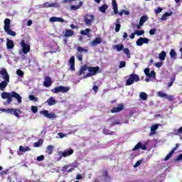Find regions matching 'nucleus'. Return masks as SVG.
Returning a JSON list of instances; mask_svg holds the SVG:
<instances>
[{
	"mask_svg": "<svg viewBox=\"0 0 182 182\" xmlns=\"http://www.w3.org/2000/svg\"><path fill=\"white\" fill-rule=\"evenodd\" d=\"M86 70H88L89 73L85 75L86 73ZM100 72L101 70L99 66L92 67L85 65L80 68L79 73H77V76H82V75H85L83 76V79H87V77H92V76H95V75L100 73Z\"/></svg>",
	"mask_w": 182,
	"mask_h": 182,
	"instance_id": "nucleus-1",
	"label": "nucleus"
},
{
	"mask_svg": "<svg viewBox=\"0 0 182 182\" xmlns=\"http://www.w3.org/2000/svg\"><path fill=\"white\" fill-rule=\"evenodd\" d=\"M13 97L17 100L18 103H22V97L15 91H12L11 92H3L1 93V99H7L6 105H11L12 103L14 100L12 99Z\"/></svg>",
	"mask_w": 182,
	"mask_h": 182,
	"instance_id": "nucleus-2",
	"label": "nucleus"
},
{
	"mask_svg": "<svg viewBox=\"0 0 182 182\" xmlns=\"http://www.w3.org/2000/svg\"><path fill=\"white\" fill-rule=\"evenodd\" d=\"M4 32H6L7 35H10V36H16V33L11 30V19L6 18L4 20Z\"/></svg>",
	"mask_w": 182,
	"mask_h": 182,
	"instance_id": "nucleus-3",
	"label": "nucleus"
},
{
	"mask_svg": "<svg viewBox=\"0 0 182 182\" xmlns=\"http://www.w3.org/2000/svg\"><path fill=\"white\" fill-rule=\"evenodd\" d=\"M20 45L22 48L21 50H19L18 51L20 55H22V53H23V55H28V53L31 52V45L26 43L25 40H21Z\"/></svg>",
	"mask_w": 182,
	"mask_h": 182,
	"instance_id": "nucleus-4",
	"label": "nucleus"
},
{
	"mask_svg": "<svg viewBox=\"0 0 182 182\" xmlns=\"http://www.w3.org/2000/svg\"><path fill=\"white\" fill-rule=\"evenodd\" d=\"M114 49H117V52H122V50H123L124 53L127 55V58L130 59L132 56L130 54V50L128 48H124V46L123 44H117L114 46Z\"/></svg>",
	"mask_w": 182,
	"mask_h": 182,
	"instance_id": "nucleus-5",
	"label": "nucleus"
},
{
	"mask_svg": "<svg viewBox=\"0 0 182 182\" xmlns=\"http://www.w3.org/2000/svg\"><path fill=\"white\" fill-rule=\"evenodd\" d=\"M140 77L137 74H131L129 77L126 80V86H132L134 82H139Z\"/></svg>",
	"mask_w": 182,
	"mask_h": 182,
	"instance_id": "nucleus-6",
	"label": "nucleus"
},
{
	"mask_svg": "<svg viewBox=\"0 0 182 182\" xmlns=\"http://www.w3.org/2000/svg\"><path fill=\"white\" fill-rule=\"evenodd\" d=\"M74 152L75 151H73V149L72 148H68L63 151H58L60 157L58 159V161H59V160H61L63 157H69V156H72V154H73Z\"/></svg>",
	"mask_w": 182,
	"mask_h": 182,
	"instance_id": "nucleus-7",
	"label": "nucleus"
},
{
	"mask_svg": "<svg viewBox=\"0 0 182 182\" xmlns=\"http://www.w3.org/2000/svg\"><path fill=\"white\" fill-rule=\"evenodd\" d=\"M69 90H70V87H63L62 85H60V86L56 87L53 88V90H51V92L55 94L68 93V92H69Z\"/></svg>",
	"mask_w": 182,
	"mask_h": 182,
	"instance_id": "nucleus-8",
	"label": "nucleus"
},
{
	"mask_svg": "<svg viewBox=\"0 0 182 182\" xmlns=\"http://www.w3.org/2000/svg\"><path fill=\"white\" fill-rule=\"evenodd\" d=\"M77 52L80 53H77V59L80 62H82V60H83V55L82 53H87V52H89V50H87L86 48H83L80 46H77Z\"/></svg>",
	"mask_w": 182,
	"mask_h": 182,
	"instance_id": "nucleus-9",
	"label": "nucleus"
},
{
	"mask_svg": "<svg viewBox=\"0 0 182 182\" xmlns=\"http://www.w3.org/2000/svg\"><path fill=\"white\" fill-rule=\"evenodd\" d=\"M40 114H43L44 117H47V119H56L58 117L55 112H49L48 110H43L40 112Z\"/></svg>",
	"mask_w": 182,
	"mask_h": 182,
	"instance_id": "nucleus-10",
	"label": "nucleus"
},
{
	"mask_svg": "<svg viewBox=\"0 0 182 182\" xmlns=\"http://www.w3.org/2000/svg\"><path fill=\"white\" fill-rule=\"evenodd\" d=\"M95 21V16L91 14H85L84 16V21L85 25H87V26H92V22Z\"/></svg>",
	"mask_w": 182,
	"mask_h": 182,
	"instance_id": "nucleus-11",
	"label": "nucleus"
},
{
	"mask_svg": "<svg viewBox=\"0 0 182 182\" xmlns=\"http://www.w3.org/2000/svg\"><path fill=\"white\" fill-rule=\"evenodd\" d=\"M139 149H141V150H147V144H145L143 145V143L138 142L133 148L132 151H136V150H139Z\"/></svg>",
	"mask_w": 182,
	"mask_h": 182,
	"instance_id": "nucleus-12",
	"label": "nucleus"
},
{
	"mask_svg": "<svg viewBox=\"0 0 182 182\" xmlns=\"http://www.w3.org/2000/svg\"><path fill=\"white\" fill-rule=\"evenodd\" d=\"M20 113H22L21 109L10 108L9 114H14V116H16V117H17L18 119H21V115L19 114Z\"/></svg>",
	"mask_w": 182,
	"mask_h": 182,
	"instance_id": "nucleus-13",
	"label": "nucleus"
},
{
	"mask_svg": "<svg viewBox=\"0 0 182 182\" xmlns=\"http://www.w3.org/2000/svg\"><path fill=\"white\" fill-rule=\"evenodd\" d=\"M180 145H178V144H176V146L171 149V151H170V153H168L164 159L165 161H167L168 160H170V159H171V156H173V154H174V152L176 151V150H177V149H178Z\"/></svg>",
	"mask_w": 182,
	"mask_h": 182,
	"instance_id": "nucleus-14",
	"label": "nucleus"
},
{
	"mask_svg": "<svg viewBox=\"0 0 182 182\" xmlns=\"http://www.w3.org/2000/svg\"><path fill=\"white\" fill-rule=\"evenodd\" d=\"M149 41L147 38L140 37L136 42V46H143V43H149Z\"/></svg>",
	"mask_w": 182,
	"mask_h": 182,
	"instance_id": "nucleus-15",
	"label": "nucleus"
},
{
	"mask_svg": "<svg viewBox=\"0 0 182 182\" xmlns=\"http://www.w3.org/2000/svg\"><path fill=\"white\" fill-rule=\"evenodd\" d=\"M0 75L3 77L4 80H6V82H9V74H8V71L5 68H1L0 70Z\"/></svg>",
	"mask_w": 182,
	"mask_h": 182,
	"instance_id": "nucleus-16",
	"label": "nucleus"
},
{
	"mask_svg": "<svg viewBox=\"0 0 182 182\" xmlns=\"http://www.w3.org/2000/svg\"><path fill=\"white\" fill-rule=\"evenodd\" d=\"M123 109H124V105L123 104H119L117 107H114L111 109V113H119V112H122Z\"/></svg>",
	"mask_w": 182,
	"mask_h": 182,
	"instance_id": "nucleus-17",
	"label": "nucleus"
},
{
	"mask_svg": "<svg viewBox=\"0 0 182 182\" xmlns=\"http://www.w3.org/2000/svg\"><path fill=\"white\" fill-rule=\"evenodd\" d=\"M43 86H45V87H50V86H52V78H50V77L48 75L45 77Z\"/></svg>",
	"mask_w": 182,
	"mask_h": 182,
	"instance_id": "nucleus-18",
	"label": "nucleus"
},
{
	"mask_svg": "<svg viewBox=\"0 0 182 182\" xmlns=\"http://www.w3.org/2000/svg\"><path fill=\"white\" fill-rule=\"evenodd\" d=\"M69 64L70 65V70H71V72H75L76 70L75 68V55L70 57Z\"/></svg>",
	"mask_w": 182,
	"mask_h": 182,
	"instance_id": "nucleus-19",
	"label": "nucleus"
},
{
	"mask_svg": "<svg viewBox=\"0 0 182 182\" xmlns=\"http://www.w3.org/2000/svg\"><path fill=\"white\" fill-rule=\"evenodd\" d=\"M6 48L7 49H14V48H15V43H14V41L9 40V38H6Z\"/></svg>",
	"mask_w": 182,
	"mask_h": 182,
	"instance_id": "nucleus-20",
	"label": "nucleus"
},
{
	"mask_svg": "<svg viewBox=\"0 0 182 182\" xmlns=\"http://www.w3.org/2000/svg\"><path fill=\"white\" fill-rule=\"evenodd\" d=\"M112 8L114 9V14L117 15L119 14V7L117 6V1L116 0H112Z\"/></svg>",
	"mask_w": 182,
	"mask_h": 182,
	"instance_id": "nucleus-21",
	"label": "nucleus"
},
{
	"mask_svg": "<svg viewBox=\"0 0 182 182\" xmlns=\"http://www.w3.org/2000/svg\"><path fill=\"white\" fill-rule=\"evenodd\" d=\"M46 103H48V106H53L54 105H56V100L53 98V97H50Z\"/></svg>",
	"mask_w": 182,
	"mask_h": 182,
	"instance_id": "nucleus-22",
	"label": "nucleus"
},
{
	"mask_svg": "<svg viewBox=\"0 0 182 182\" xmlns=\"http://www.w3.org/2000/svg\"><path fill=\"white\" fill-rule=\"evenodd\" d=\"M8 83H9V81H6V80L0 82V90L4 92L6 88V86H8Z\"/></svg>",
	"mask_w": 182,
	"mask_h": 182,
	"instance_id": "nucleus-23",
	"label": "nucleus"
},
{
	"mask_svg": "<svg viewBox=\"0 0 182 182\" xmlns=\"http://www.w3.org/2000/svg\"><path fill=\"white\" fill-rule=\"evenodd\" d=\"M50 22H65V19L60 17L53 16L50 18Z\"/></svg>",
	"mask_w": 182,
	"mask_h": 182,
	"instance_id": "nucleus-24",
	"label": "nucleus"
},
{
	"mask_svg": "<svg viewBox=\"0 0 182 182\" xmlns=\"http://www.w3.org/2000/svg\"><path fill=\"white\" fill-rule=\"evenodd\" d=\"M102 43V38L97 37L91 42L92 46H96L97 45H99Z\"/></svg>",
	"mask_w": 182,
	"mask_h": 182,
	"instance_id": "nucleus-25",
	"label": "nucleus"
},
{
	"mask_svg": "<svg viewBox=\"0 0 182 182\" xmlns=\"http://www.w3.org/2000/svg\"><path fill=\"white\" fill-rule=\"evenodd\" d=\"M82 6H83V1H80L79 4L77 6L73 5L70 6V9H72V11H77V9H80V8H82Z\"/></svg>",
	"mask_w": 182,
	"mask_h": 182,
	"instance_id": "nucleus-26",
	"label": "nucleus"
},
{
	"mask_svg": "<svg viewBox=\"0 0 182 182\" xmlns=\"http://www.w3.org/2000/svg\"><path fill=\"white\" fill-rule=\"evenodd\" d=\"M74 35H75V31L70 29H67L65 30V33L64 36H65V38H70V36H73Z\"/></svg>",
	"mask_w": 182,
	"mask_h": 182,
	"instance_id": "nucleus-27",
	"label": "nucleus"
},
{
	"mask_svg": "<svg viewBox=\"0 0 182 182\" xmlns=\"http://www.w3.org/2000/svg\"><path fill=\"white\" fill-rule=\"evenodd\" d=\"M122 25L120 24V18H117L115 23V32H119Z\"/></svg>",
	"mask_w": 182,
	"mask_h": 182,
	"instance_id": "nucleus-28",
	"label": "nucleus"
},
{
	"mask_svg": "<svg viewBox=\"0 0 182 182\" xmlns=\"http://www.w3.org/2000/svg\"><path fill=\"white\" fill-rule=\"evenodd\" d=\"M167 56V53L166 51L163 50L161 52V53L159 54V58L160 60H166V58Z\"/></svg>",
	"mask_w": 182,
	"mask_h": 182,
	"instance_id": "nucleus-29",
	"label": "nucleus"
},
{
	"mask_svg": "<svg viewBox=\"0 0 182 182\" xmlns=\"http://www.w3.org/2000/svg\"><path fill=\"white\" fill-rule=\"evenodd\" d=\"M109 8V6L107 4H104L102 6L99 7V11L102 12V14H106V11H107V9Z\"/></svg>",
	"mask_w": 182,
	"mask_h": 182,
	"instance_id": "nucleus-30",
	"label": "nucleus"
},
{
	"mask_svg": "<svg viewBox=\"0 0 182 182\" xmlns=\"http://www.w3.org/2000/svg\"><path fill=\"white\" fill-rule=\"evenodd\" d=\"M149 19V16H142L140 18L139 23L140 25H144V23Z\"/></svg>",
	"mask_w": 182,
	"mask_h": 182,
	"instance_id": "nucleus-31",
	"label": "nucleus"
},
{
	"mask_svg": "<svg viewBox=\"0 0 182 182\" xmlns=\"http://www.w3.org/2000/svg\"><path fill=\"white\" fill-rule=\"evenodd\" d=\"M46 153H48L49 155L53 154V146L49 145L47 146Z\"/></svg>",
	"mask_w": 182,
	"mask_h": 182,
	"instance_id": "nucleus-32",
	"label": "nucleus"
},
{
	"mask_svg": "<svg viewBox=\"0 0 182 182\" xmlns=\"http://www.w3.org/2000/svg\"><path fill=\"white\" fill-rule=\"evenodd\" d=\"M169 55L172 59H177V53L176 50H174V49L171 50Z\"/></svg>",
	"mask_w": 182,
	"mask_h": 182,
	"instance_id": "nucleus-33",
	"label": "nucleus"
},
{
	"mask_svg": "<svg viewBox=\"0 0 182 182\" xmlns=\"http://www.w3.org/2000/svg\"><path fill=\"white\" fill-rule=\"evenodd\" d=\"M173 14V12L171 13H167L166 12L164 14L162 15V16L161 17V21H166V19H167L168 16H171V15Z\"/></svg>",
	"mask_w": 182,
	"mask_h": 182,
	"instance_id": "nucleus-34",
	"label": "nucleus"
},
{
	"mask_svg": "<svg viewBox=\"0 0 182 182\" xmlns=\"http://www.w3.org/2000/svg\"><path fill=\"white\" fill-rule=\"evenodd\" d=\"M43 144V139H39L38 141L33 144V147H41Z\"/></svg>",
	"mask_w": 182,
	"mask_h": 182,
	"instance_id": "nucleus-35",
	"label": "nucleus"
},
{
	"mask_svg": "<svg viewBox=\"0 0 182 182\" xmlns=\"http://www.w3.org/2000/svg\"><path fill=\"white\" fill-rule=\"evenodd\" d=\"M31 150V148L28 146L23 147V146H19V151L22 153H25V151H29Z\"/></svg>",
	"mask_w": 182,
	"mask_h": 182,
	"instance_id": "nucleus-36",
	"label": "nucleus"
},
{
	"mask_svg": "<svg viewBox=\"0 0 182 182\" xmlns=\"http://www.w3.org/2000/svg\"><path fill=\"white\" fill-rule=\"evenodd\" d=\"M103 133H104V134H105L106 136H108V135L112 136V134H113V132H112V131H110V130H109V129H103Z\"/></svg>",
	"mask_w": 182,
	"mask_h": 182,
	"instance_id": "nucleus-37",
	"label": "nucleus"
},
{
	"mask_svg": "<svg viewBox=\"0 0 182 182\" xmlns=\"http://www.w3.org/2000/svg\"><path fill=\"white\" fill-rule=\"evenodd\" d=\"M44 6H46V8H53L55 6H56V3H53V4H49V2L45 3Z\"/></svg>",
	"mask_w": 182,
	"mask_h": 182,
	"instance_id": "nucleus-38",
	"label": "nucleus"
},
{
	"mask_svg": "<svg viewBox=\"0 0 182 182\" xmlns=\"http://www.w3.org/2000/svg\"><path fill=\"white\" fill-rule=\"evenodd\" d=\"M139 97L142 100H147L148 96L146 92H141Z\"/></svg>",
	"mask_w": 182,
	"mask_h": 182,
	"instance_id": "nucleus-39",
	"label": "nucleus"
},
{
	"mask_svg": "<svg viewBox=\"0 0 182 182\" xmlns=\"http://www.w3.org/2000/svg\"><path fill=\"white\" fill-rule=\"evenodd\" d=\"M91 31L92 30H90V28H86L85 30H82L80 31V34L86 36V35H87V33H89V32H91Z\"/></svg>",
	"mask_w": 182,
	"mask_h": 182,
	"instance_id": "nucleus-40",
	"label": "nucleus"
},
{
	"mask_svg": "<svg viewBox=\"0 0 182 182\" xmlns=\"http://www.w3.org/2000/svg\"><path fill=\"white\" fill-rule=\"evenodd\" d=\"M135 33L137 36H141V35H144V30H136L135 31Z\"/></svg>",
	"mask_w": 182,
	"mask_h": 182,
	"instance_id": "nucleus-41",
	"label": "nucleus"
},
{
	"mask_svg": "<svg viewBox=\"0 0 182 182\" xmlns=\"http://www.w3.org/2000/svg\"><path fill=\"white\" fill-rule=\"evenodd\" d=\"M157 95H158L159 97H165L166 98L167 96V94H166L161 91H159L157 92Z\"/></svg>",
	"mask_w": 182,
	"mask_h": 182,
	"instance_id": "nucleus-42",
	"label": "nucleus"
},
{
	"mask_svg": "<svg viewBox=\"0 0 182 182\" xmlns=\"http://www.w3.org/2000/svg\"><path fill=\"white\" fill-rule=\"evenodd\" d=\"M29 100H31V102H38V97H35V95H29Z\"/></svg>",
	"mask_w": 182,
	"mask_h": 182,
	"instance_id": "nucleus-43",
	"label": "nucleus"
},
{
	"mask_svg": "<svg viewBox=\"0 0 182 182\" xmlns=\"http://www.w3.org/2000/svg\"><path fill=\"white\" fill-rule=\"evenodd\" d=\"M165 99H167L168 102H173V100H174V97H173V95H166V97H165Z\"/></svg>",
	"mask_w": 182,
	"mask_h": 182,
	"instance_id": "nucleus-44",
	"label": "nucleus"
},
{
	"mask_svg": "<svg viewBox=\"0 0 182 182\" xmlns=\"http://www.w3.org/2000/svg\"><path fill=\"white\" fill-rule=\"evenodd\" d=\"M148 77H156V72L154 70L151 71L148 75Z\"/></svg>",
	"mask_w": 182,
	"mask_h": 182,
	"instance_id": "nucleus-45",
	"label": "nucleus"
},
{
	"mask_svg": "<svg viewBox=\"0 0 182 182\" xmlns=\"http://www.w3.org/2000/svg\"><path fill=\"white\" fill-rule=\"evenodd\" d=\"M157 129H159V124L152 125V127H151V132H156Z\"/></svg>",
	"mask_w": 182,
	"mask_h": 182,
	"instance_id": "nucleus-46",
	"label": "nucleus"
},
{
	"mask_svg": "<svg viewBox=\"0 0 182 182\" xmlns=\"http://www.w3.org/2000/svg\"><path fill=\"white\" fill-rule=\"evenodd\" d=\"M11 108L5 109V108H1L0 109V112L7 113V114H9Z\"/></svg>",
	"mask_w": 182,
	"mask_h": 182,
	"instance_id": "nucleus-47",
	"label": "nucleus"
},
{
	"mask_svg": "<svg viewBox=\"0 0 182 182\" xmlns=\"http://www.w3.org/2000/svg\"><path fill=\"white\" fill-rule=\"evenodd\" d=\"M141 163H143V159L137 161L136 163L134 165V167L135 168H136V167H139V166H140V164H141Z\"/></svg>",
	"mask_w": 182,
	"mask_h": 182,
	"instance_id": "nucleus-48",
	"label": "nucleus"
},
{
	"mask_svg": "<svg viewBox=\"0 0 182 182\" xmlns=\"http://www.w3.org/2000/svg\"><path fill=\"white\" fill-rule=\"evenodd\" d=\"M16 73L18 76H21V77H23V71L22 70H17Z\"/></svg>",
	"mask_w": 182,
	"mask_h": 182,
	"instance_id": "nucleus-49",
	"label": "nucleus"
},
{
	"mask_svg": "<svg viewBox=\"0 0 182 182\" xmlns=\"http://www.w3.org/2000/svg\"><path fill=\"white\" fill-rule=\"evenodd\" d=\"M31 111L33 112V113H38V107L36 106H32L31 107Z\"/></svg>",
	"mask_w": 182,
	"mask_h": 182,
	"instance_id": "nucleus-50",
	"label": "nucleus"
},
{
	"mask_svg": "<svg viewBox=\"0 0 182 182\" xmlns=\"http://www.w3.org/2000/svg\"><path fill=\"white\" fill-rule=\"evenodd\" d=\"M125 66H126V62L121 61L119 65V69H122V68H124Z\"/></svg>",
	"mask_w": 182,
	"mask_h": 182,
	"instance_id": "nucleus-51",
	"label": "nucleus"
},
{
	"mask_svg": "<svg viewBox=\"0 0 182 182\" xmlns=\"http://www.w3.org/2000/svg\"><path fill=\"white\" fill-rule=\"evenodd\" d=\"M44 159H45V156L43 155H41L37 157V161H43Z\"/></svg>",
	"mask_w": 182,
	"mask_h": 182,
	"instance_id": "nucleus-52",
	"label": "nucleus"
},
{
	"mask_svg": "<svg viewBox=\"0 0 182 182\" xmlns=\"http://www.w3.org/2000/svg\"><path fill=\"white\" fill-rule=\"evenodd\" d=\"M182 133V127H181L176 132V136H180Z\"/></svg>",
	"mask_w": 182,
	"mask_h": 182,
	"instance_id": "nucleus-53",
	"label": "nucleus"
},
{
	"mask_svg": "<svg viewBox=\"0 0 182 182\" xmlns=\"http://www.w3.org/2000/svg\"><path fill=\"white\" fill-rule=\"evenodd\" d=\"M156 68H161L163 66V62H159L155 63Z\"/></svg>",
	"mask_w": 182,
	"mask_h": 182,
	"instance_id": "nucleus-54",
	"label": "nucleus"
},
{
	"mask_svg": "<svg viewBox=\"0 0 182 182\" xmlns=\"http://www.w3.org/2000/svg\"><path fill=\"white\" fill-rule=\"evenodd\" d=\"M156 31H157V29H156V28L151 29V30L149 31V34H150V35H155Z\"/></svg>",
	"mask_w": 182,
	"mask_h": 182,
	"instance_id": "nucleus-55",
	"label": "nucleus"
},
{
	"mask_svg": "<svg viewBox=\"0 0 182 182\" xmlns=\"http://www.w3.org/2000/svg\"><path fill=\"white\" fill-rule=\"evenodd\" d=\"M92 90H94L95 93H97L99 92V87L97 85H94L92 87Z\"/></svg>",
	"mask_w": 182,
	"mask_h": 182,
	"instance_id": "nucleus-56",
	"label": "nucleus"
},
{
	"mask_svg": "<svg viewBox=\"0 0 182 182\" xmlns=\"http://www.w3.org/2000/svg\"><path fill=\"white\" fill-rule=\"evenodd\" d=\"M144 73H145L146 76H149V75L150 74V68H145Z\"/></svg>",
	"mask_w": 182,
	"mask_h": 182,
	"instance_id": "nucleus-57",
	"label": "nucleus"
},
{
	"mask_svg": "<svg viewBox=\"0 0 182 182\" xmlns=\"http://www.w3.org/2000/svg\"><path fill=\"white\" fill-rule=\"evenodd\" d=\"M163 9L161 7H159L157 9H155V14H160V12H162Z\"/></svg>",
	"mask_w": 182,
	"mask_h": 182,
	"instance_id": "nucleus-58",
	"label": "nucleus"
},
{
	"mask_svg": "<svg viewBox=\"0 0 182 182\" xmlns=\"http://www.w3.org/2000/svg\"><path fill=\"white\" fill-rule=\"evenodd\" d=\"M177 161H182V154H179L176 158Z\"/></svg>",
	"mask_w": 182,
	"mask_h": 182,
	"instance_id": "nucleus-59",
	"label": "nucleus"
},
{
	"mask_svg": "<svg viewBox=\"0 0 182 182\" xmlns=\"http://www.w3.org/2000/svg\"><path fill=\"white\" fill-rule=\"evenodd\" d=\"M83 178V176H82V174H77L76 176V180H82Z\"/></svg>",
	"mask_w": 182,
	"mask_h": 182,
	"instance_id": "nucleus-60",
	"label": "nucleus"
},
{
	"mask_svg": "<svg viewBox=\"0 0 182 182\" xmlns=\"http://www.w3.org/2000/svg\"><path fill=\"white\" fill-rule=\"evenodd\" d=\"M68 167H75L76 168V167H77V163H75V164H70V165H68Z\"/></svg>",
	"mask_w": 182,
	"mask_h": 182,
	"instance_id": "nucleus-61",
	"label": "nucleus"
},
{
	"mask_svg": "<svg viewBox=\"0 0 182 182\" xmlns=\"http://www.w3.org/2000/svg\"><path fill=\"white\" fill-rule=\"evenodd\" d=\"M58 134L60 139H63V137H65V134L62 132H59Z\"/></svg>",
	"mask_w": 182,
	"mask_h": 182,
	"instance_id": "nucleus-62",
	"label": "nucleus"
},
{
	"mask_svg": "<svg viewBox=\"0 0 182 182\" xmlns=\"http://www.w3.org/2000/svg\"><path fill=\"white\" fill-rule=\"evenodd\" d=\"M173 83H174V80H172L168 84V87H171L173 86Z\"/></svg>",
	"mask_w": 182,
	"mask_h": 182,
	"instance_id": "nucleus-63",
	"label": "nucleus"
},
{
	"mask_svg": "<svg viewBox=\"0 0 182 182\" xmlns=\"http://www.w3.org/2000/svg\"><path fill=\"white\" fill-rule=\"evenodd\" d=\"M135 36H136V32H134L130 35V39H134Z\"/></svg>",
	"mask_w": 182,
	"mask_h": 182,
	"instance_id": "nucleus-64",
	"label": "nucleus"
}]
</instances>
